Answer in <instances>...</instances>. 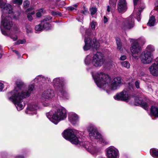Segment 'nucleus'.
<instances>
[{
    "label": "nucleus",
    "mask_w": 158,
    "mask_h": 158,
    "mask_svg": "<svg viewBox=\"0 0 158 158\" xmlns=\"http://www.w3.org/2000/svg\"><path fill=\"white\" fill-rule=\"evenodd\" d=\"M108 21V20L107 18H106V17L105 16H104V23H106Z\"/></svg>",
    "instance_id": "nucleus-50"
},
{
    "label": "nucleus",
    "mask_w": 158,
    "mask_h": 158,
    "mask_svg": "<svg viewBox=\"0 0 158 158\" xmlns=\"http://www.w3.org/2000/svg\"><path fill=\"white\" fill-rule=\"evenodd\" d=\"M134 9L133 14H135L136 19L138 22L140 21L141 12L145 7L144 3L140 0H133Z\"/></svg>",
    "instance_id": "nucleus-11"
},
{
    "label": "nucleus",
    "mask_w": 158,
    "mask_h": 158,
    "mask_svg": "<svg viewBox=\"0 0 158 158\" xmlns=\"http://www.w3.org/2000/svg\"><path fill=\"white\" fill-rule=\"evenodd\" d=\"M46 116L52 122L56 124L59 121L66 118V110L65 108L60 106L58 107L54 112L50 111L47 114Z\"/></svg>",
    "instance_id": "nucleus-5"
},
{
    "label": "nucleus",
    "mask_w": 158,
    "mask_h": 158,
    "mask_svg": "<svg viewBox=\"0 0 158 158\" xmlns=\"http://www.w3.org/2000/svg\"><path fill=\"white\" fill-rule=\"evenodd\" d=\"M40 24L39 25H36L35 27V30L36 31H41L43 29L46 30H49L51 29V25L48 23H46V25H47V27L45 26V25H43L42 23Z\"/></svg>",
    "instance_id": "nucleus-22"
},
{
    "label": "nucleus",
    "mask_w": 158,
    "mask_h": 158,
    "mask_svg": "<svg viewBox=\"0 0 158 158\" xmlns=\"http://www.w3.org/2000/svg\"><path fill=\"white\" fill-rule=\"evenodd\" d=\"M35 81L37 82L41 81L44 83L45 82L48 83L50 81V78H48L47 77H44L42 75L37 76L35 79Z\"/></svg>",
    "instance_id": "nucleus-23"
},
{
    "label": "nucleus",
    "mask_w": 158,
    "mask_h": 158,
    "mask_svg": "<svg viewBox=\"0 0 158 158\" xmlns=\"http://www.w3.org/2000/svg\"><path fill=\"white\" fill-rule=\"evenodd\" d=\"M90 33V29H87L86 30V36L84 40L85 45L83 48L85 51H87L91 48H97L99 46V44L96 39H91L89 35Z\"/></svg>",
    "instance_id": "nucleus-9"
},
{
    "label": "nucleus",
    "mask_w": 158,
    "mask_h": 158,
    "mask_svg": "<svg viewBox=\"0 0 158 158\" xmlns=\"http://www.w3.org/2000/svg\"><path fill=\"white\" fill-rule=\"evenodd\" d=\"M97 9L96 7H92L90 9V11L92 15H94L97 12Z\"/></svg>",
    "instance_id": "nucleus-30"
},
{
    "label": "nucleus",
    "mask_w": 158,
    "mask_h": 158,
    "mask_svg": "<svg viewBox=\"0 0 158 158\" xmlns=\"http://www.w3.org/2000/svg\"><path fill=\"white\" fill-rule=\"evenodd\" d=\"M87 129L89 133V136L91 140L99 142L103 145L109 143V141L103 138L102 136L98 132L96 127L94 126L91 125H89Z\"/></svg>",
    "instance_id": "nucleus-8"
},
{
    "label": "nucleus",
    "mask_w": 158,
    "mask_h": 158,
    "mask_svg": "<svg viewBox=\"0 0 158 158\" xmlns=\"http://www.w3.org/2000/svg\"><path fill=\"white\" fill-rule=\"evenodd\" d=\"M67 10L69 11H73L74 10H76L77 9L72 6H69L67 8Z\"/></svg>",
    "instance_id": "nucleus-42"
},
{
    "label": "nucleus",
    "mask_w": 158,
    "mask_h": 158,
    "mask_svg": "<svg viewBox=\"0 0 158 158\" xmlns=\"http://www.w3.org/2000/svg\"><path fill=\"white\" fill-rule=\"evenodd\" d=\"M146 50L145 51H149L151 52L153 51L154 50V49L153 46L152 45H149L147 46L146 48Z\"/></svg>",
    "instance_id": "nucleus-31"
},
{
    "label": "nucleus",
    "mask_w": 158,
    "mask_h": 158,
    "mask_svg": "<svg viewBox=\"0 0 158 158\" xmlns=\"http://www.w3.org/2000/svg\"><path fill=\"white\" fill-rule=\"evenodd\" d=\"M38 106L34 102H32L28 104L26 113L27 114L33 115L36 114V110L38 108Z\"/></svg>",
    "instance_id": "nucleus-16"
},
{
    "label": "nucleus",
    "mask_w": 158,
    "mask_h": 158,
    "mask_svg": "<svg viewBox=\"0 0 158 158\" xmlns=\"http://www.w3.org/2000/svg\"><path fill=\"white\" fill-rule=\"evenodd\" d=\"M57 2H59L60 0H56Z\"/></svg>",
    "instance_id": "nucleus-57"
},
{
    "label": "nucleus",
    "mask_w": 158,
    "mask_h": 158,
    "mask_svg": "<svg viewBox=\"0 0 158 158\" xmlns=\"http://www.w3.org/2000/svg\"><path fill=\"white\" fill-rule=\"evenodd\" d=\"M60 5L61 6H64L65 4V3L64 2H60Z\"/></svg>",
    "instance_id": "nucleus-52"
},
{
    "label": "nucleus",
    "mask_w": 158,
    "mask_h": 158,
    "mask_svg": "<svg viewBox=\"0 0 158 158\" xmlns=\"http://www.w3.org/2000/svg\"><path fill=\"white\" fill-rule=\"evenodd\" d=\"M13 1L14 3L19 5L22 4L23 2V0H13Z\"/></svg>",
    "instance_id": "nucleus-36"
},
{
    "label": "nucleus",
    "mask_w": 158,
    "mask_h": 158,
    "mask_svg": "<svg viewBox=\"0 0 158 158\" xmlns=\"http://www.w3.org/2000/svg\"><path fill=\"white\" fill-rule=\"evenodd\" d=\"M134 26V19L132 15H131L126 19L123 23L121 28L123 30H127L130 29Z\"/></svg>",
    "instance_id": "nucleus-14"
},
{
    "label": "nucleus",
    "mask_w": 158,
    "mask_h": 158,
    "mask_svg": "<svg viewBox=\"0 0 158 158\" xmlns=\"http://www.w3.org/2000/svg\"><path fill=\"white\" fill-rule=\"evenodd\" d=\"M117 0H110V6L113 7L115 6Z\"/></svg>",
    "instance_id": "nucleus-29"
},
{
    "label": "nucleus",
    "mask_w": 158,
    "mask_h": 158,
    "mask_svg": "<svg viewBox=\"0 0 158 158\" xmlns=\"http://www.w3.org/2000/svg\"><path fill=\"white\" fill-rule=\"evenodd\" d=\"M114 98L117 100L126 101L129 99V97L127 91H123L120 93L117 94L114 96Z\"/></svg>",
    "instance_id": "nucleus-18"
},
{
    "label": "nucleus",
    "mask_w": 158,
    "mask_h": 158,
    "mask_svg": "<svg viewBox=\"0 0 158 158\" xmlns=\"http://www.w3.org/2000/svg\"><path fill=\"white\" fill-rule=\"evenodd\" d=\"M117 48L119 50H120L122 48V43L120 39L118 38H116Z\"/></svg>",
    "instance_id": "nucleus-27"
},
{
    "label": "nucleus",
    "mask_w": 158,
    "mask_h": 158,
    "mask_svg": "<svg viewBox=\"0 0 158 158\" xmlns=\"http://www.w3.org/2000/svg\"><path fill=\"white\" fill-rule=\"evenodd\" d=\"M30 14H31V15H33L35 14V12H34V11H32L31 12V13H30Z\"/></svg>",
    "instance_id": "nucleus-55"
},
{
    "label": "nucleus",
    "mask_w": 158,
    "mask_h": 158,
    "mask_svg": "<svg viewBox=\"0 0 158 158\" xmlns=\"http://www.w3.org/2000/svg\"><path fill=\"white\" fill-rule=\"evenodd\" d=\"M139 82L138 81H136L135 82V85L136 86V87L137 88H139Z\"/></svg>",
    "instance_id": "nucleus-45"
},
{
    "label": "nucleus",
    "mask_w": 158,
    "mask_h": 158,
    "mask_svg": "<svg viewBox=\"0 0 158 158\" xmlns=\"http://www.w3.org/2000/svg\"><path fill=\"white\" fill-rule=\"evenodd\" d=\"M131 43L130 48L131 52L133 56L135 59H138L139 53L141 51L140 47L138 44L137 40L131 39Z\"/></svg>",
    "instance_id": "nucleus-12"
},
{
    "label": "nucleus",
    "mask_w": 158,
    "mask_h": 158,
    "mask_svg": "<svg viewBox=\"0 0 158 158\" xmlns=\"http://www.w3.org/2000/svg\"><path fill=\"white\" fill-rule=\"evenodd\" d=\"M15 158H24V156L22 155H19L16 156Z\"/></svg>",
    "instance_id": "nucleus-51"
},
{
    "label": "nucleus",
    "mask_w": 158,
    "mask_h": 158,
    "mask_svg": "<svg viewBox=\"0 0 158 158\" xmlns=\"http://www.w3.org/2000/svg\"><path fill=\"white\" fill-rule=\"evenodd\" d=\"M96 24V23L94 21H92L91 23L90 26L92 29L94 30L95 29V26Z\"/></svg>",
    "instance_id": "nucleus-39"
},
{
    "label": "nucleus",
    "mask_w": 158,
    "mask_h": 158,
    "mask_svg": "<svg viewBox=\"0 0 158 158\" xmlns=\"http://www.w3.org/2000/svg\"><path fill=\"white\" fill-rule=\"evenodd\" d=\"M120 60H124L126 59V56H125L123 55V56H122L120 58Z\"/></svg>",
    "instance_id": "nucleus-48"
},
{
    "label": "nucleus",
    "mask_w": 158,
    "mask_h": 158,
    "mask_svg": "<svg viewBox=\"0 0 158 158\" xmlns=\"http://www.w3.org/2000/svg\"><path fill=\"white\" fill-rule=\"evenodd\" d=\"M27 32L28 33H31L32 31V29L29 25H26V26Z\"/></svg>",
    "instance_id": "nucleus-38"
},
{
    "label": "nucleus",
    "mask_w": 158,
    "mask_h": 158,
    "mask_svg": "<svg viewBox=\"0 0 158 158\" xmlns=\"http://www.w3.org/2000/svg\"><path fill=\"white\" fill-rule=\"evenodd\" d=\"M54 96V90L48 89L44 91L42 93L40 98V101L43 103V105L46 106L49 105V101L52 100Z\"/></svg>",
    "instance_id": "nucleus-10"
},
{
    "label": "nucleus",
    "mask_w": 158,
    "mask_h": 158,
    "mask_svg": "<svg viewBox=\"0 0 158 158\" xmlns=\"http://www.w3.org/2000/svg\"><path fill=\"white\" fill-rule=\"evenodd\" d=\"M150 73L154 76H158V64L153 63L149 68Z\"/></svg>",
    "instance_id": "nucleus-21"
},
{
    "label": "nucleus",
    "mask_w": 158,
    "mask_h": 158,
    "mask_svg": "<svg viewBox=\"0 0 158 158\" xmlns=\"http://www.w3.org/2000/svg\"><path fill=\"white\" fill-rule=\"evenodd\" d=\"M122 65L127 69H129L130 67V64L128 61H124L121 62Z\"/></svg>",
    "instance_id": "nucleus-28"
},
{
    "label": "nucleus",
    "mask_w": 158,
    "mask_h": 158,
    "mask_svg": "<svg viewBox=\"0 0 158 158\" xmlns=\"http://www.w3.org/2000/svg\"><path fill=\"white\" fill-rule=\"evenodd\" d=\"M81 132L75 129H67L64 131L62 135L65 139L69 140L71 143L75 144L78 143L85 148L91 154H94L97 153L98 149L96 146V144L90 143L88 141H82L79 135Z\"/></svg>",
    "instance_id": "nucleus-4"
},
{
    "label": "nucleus",
    "mask_w": 158,
    "mask_h": 158,
    "mask_svg": "<svg viewBox=\"0 0 158 158\" xmlns=\"http://www.w3.org/2000/svg\"><path fill=\"white\" fill-rule=\"evenodd\" d=\"M83 17L82 15H80L79 16H78L77 18V20L80 22H82L83 21Z\"/></svg>",
    "instance_id": "nucleus-40"
},
{
    "label": "nucleus",
    "mask_w": 158,
    "mask_h": 158,
    "mask_svg": "<svg viewBox=\"0 0 158 158\" xmlns=\"http://www.w3.org/2000/svg\"><path fill=\"white\" fill-rule=\"evenodd\" d=\"M155 6L156 7L153 10H156L158 11V1H156L155 3Z\"/></svg>",
    "instance_id": "nucleus-44"
},
{
    "label": "nucleus",
    "mask_w": 158,
    "mask_h": 158,
    "mask_svg": "<svg viewBox=\"0 0 158 158\" xmlns=\"http://www.w3.org/2000/svg\"><path fill=\"white\" fill-rule=\"evenodd\" d=\"M155 61L153 63H155L156 65L158 64V57L155 59Z\"/></svg>",
    "instance_id": "nucleus-49"
},
{
    "label": "nucleus",
    "mask_w": 158,
    "mask_h": 158,
    "mask_svg": "<svg viewBox=\"0 0 158 158\" xmlns=\"http://www.w3.org/2000/svg\"><path fill=\"white\" fill-rule=\"evenodd\" d=\"M77 6H78V5L77 4H75L74 5H73V7H74V8H76H76L77 7Z\"/></svg>",
    "instance_id": "nucleus-54"
},
{
    "label": "nucleus",
    "mask_w": 158,
    "mask_h": 158,
    "mask_svg": "<svg viewBox=\"0 0 158 158\" xmlns=\"http://www.w3.org/2000/svg\"><path fill=\"white\" fill-rule=\"evenodd\" d=\"M69 120L72 124L75 125L78 121V117L75 113L71 112L69 114Z\"/></svg>",
    "instance_id": "nucleus-20"
},
{
    "label": "nucleus",
    "mask_w": 158,
    "mask_h": 158,
    "mask_svg": "<svg viewBox=\"0 0 158 158\" xmlns=\"http://www.w3.org/2000/svg\"><path fill=\"white\" fill-rule=\"evenodd\" d=\"M13 52H14L19 57H21L18 51L15 50H13Z\"/></svg>",
    "instance_id": "nucleus-46"
},
{
    "label": "nucleus",
    "mask_w": 158,
    "mask_h": 158,
    "mask_svg": "<svg viewBox=\"0 0 158 158\" xmlns=\"http://www.w3.org/2000/svg\"><path fill=\"white\" fill-rule=\"evenodd\" d=\"M27 18L28 20L30 21H31L33 20V17L30 13H28L27 15Z\"/></svg>",
    "instance_id": "nucleus-43"
},
{
    "label": "nucleus",
    "mask_w": 158,
    "mask_h": 158,
    "mask_svg": "<svg viewBox=\"0 0 158 158\" xmlns=\"http://www.w3.org/2000/svg\"><path fill=\"white\" fill-rule=\"evenodd\" d=\"M43 13V10L42 9H40L39 10L38 12H37L36 14V16L38 17H40Z\"/></svg>",
    "instance_id": "nucleus-33"
},
{
    "label": "nucleus",
    "mask_w": 158,
    "mask_h": 158,
    "mask_svg": "<svg viewBox=\"0 0 158 158\" xmlns=\"http://www.w3.org/2000/svg\"><path fill=\"white\" fill-rule=\"evenodd\" d=\"M150 18L148 23H147L148 25L150 27L154 25L155 22L156 17L158 21V10H152L151 13Z\"/></svg>",
    "instance_id": "nucleus-17"
},
{
    "label": "nucleus",
    "mask_w": 158,
    "mask_h": 158,
    "mask_svg": "<svg viewBox=\"0 0 158 158\" xmlns=\"http://www.w3.org/2000/svg\"><path fill=\"white\" fill-rule=\"evenodd\" d=\"M26 42V40L25 39H23L22 40H18L15 43V45H18L19 44H23Z\"/></svg>",
    "instance_id": "nucleus-32"
},
{
    "label": "nucleus",
    "mask_w": 158,
    "mask_h": 158,
    "mask_svg": "<svg viewBox=\"0 0 158 158\" xmlns=\"http://www.w3.org/2000/svg\"><path fill=\"white\" fill-rule=\"evenodd\" d=\"M105 61L103 54L100 52L87 55L85 60L86 65H88L92 64L93 66L96 67L102 66Z\"/></svg>",
    "instance_id": "nucleus-6"
},
{
    "label": "nucleus",
    "mask_w": 158,
    "mask_h": 158,
    "mask_svg": "<svg viewBox=\"0 0 158 158\" xmlns=\"http://www.w3.org/2000/svg\"><path fill=\"white\" fill-rule=\"evenodd\" d=\"M30 2L28 0L26 1L23 2V5L24 8H27L29 7L30 5Z\"/></svg>",
    "instance_id": "nucleus-35"
},
{
    "label": "nucleus",
    "mask_w": 158,
    "mask_h": 158,
    "mask_svg": "<svg viewBox=\"0 0 158 158\" xmlns=\"http://www.w3.org/2000/svg\"><path fill=\"white\" fill-rule=\"evenodd\" d=\"M80 13L84 15H86L88 13V9L84 7L83 10H81L79 12Z\"/></svg>",
    "instance_id": "nucleus-34"
},
{
    "label": "nucleus",
    "mask_w": 158,
    "mask_h": 158,
    "mask_svg": "<svg viewBox=\"0 0 158 158\" xmlns=\"http://www.w3.org/2000/svg\"><path fill=\"white\" fill-rule=\"evenodd\" d=\"M43 25H45V26L47 27V25H46V23H44V24H43Z\"/></svg>",
    "instance_id": "nucleus-56"
},
{
    "label": "nucleus",
    "mask_w": 158,
    "mask_h": 158,
    "mask_svg": "<svg viewBox=\"0 0 158 158\" xmlns=\"http://www.w3.org/2000/svg\"><path fill=\"white\" fill-rule=\"evenodd\" d=\"M92 75L97 86L104 89L110 88L112 90H116L123 84V80L120 77H115L111 81L108 75L102 72L97 73Z\"/></svg>",
    "instance_id": "nucleus-2"
},
{
    "label": "nucleus",
    "mask_w": 158,
    "mask_h": 158,
    "mask_svg": "<svg viewBox=\"0 0 158 158\" xmlns=\"http://www.w3.org/2000/svg\"><path fill=\"white\" fill-rule=\"evenodd\" d=\"M16 87L8 95H11L9 98L10 101L12 102L15 105L18 110H20L24 107L25 103L23 101L24 98L29 97L33 93L35 90L34 84L29 85L27 90L25 91H22L21 89L24 87V84L21 80H17L16 81Z\"/></svg>",
    "instance_id": "nucleus-1"
},
{
    "label": "nucleus",
    "mask_w": 158,
    "mask_h": 158,
    "mask_svg": "<svg viewBox=\"0 0 158 158\" xmlns=\"http://www.w3.org/2000/svg\"><path fill=\"white\" fill-rule=\"evenodd\" d=\"M54 86L58 94L64 99H68L69 95L64 86L63 80L62 78H56L53 81Z\"/></svg>",
    "instance_id": "nucleus-7"
},
{
    "label": "nucleus",
    "mask_w": 158,
    "mask_h": 158,
    "mask_svg": "<svg viewBox=\"0 0 158 158\" xmlns=\"http://www.w3.org/2000/svg\"><path fill=\"white\" fill-rule=\"evenodd\" d=\"M150 153L152 156L155 158H158V150L155 148H152L150 150Z\"/></svg>",
    "instance_id": "nucleus-26"
},
{
    "label": "nucleus",
    "mask_w": 158,
    "mask_h": 158,
    "mask_svg": "<svg viewBox=\"0 0 158 158\" xmlns=\"http://www.w3.org/2000/svg\"><path fill=\"white\" fill-rule=\"evenodd\" d=\"M51 14L53 16H60L61 15V13L59 11H53L51 12Z\"/></svg>",
    "instance_id": "nucleus-37"
},
{
    "label": "nucleus",
    "mask_w": 158,
    "mask_h": 158,
    "mask_svg": "<svg viewBox=\"0 0 158 158\" xmlns=\"http://www.w3.org/2000/svg\"><path fill=\"white\" fill-rule=\"evenodd\" d=\"M107 11L108 12H110V7L109 6H107Z\"/></svg>",
    "instance_id": "nucleus-53"
},
{
    "label": "nucleus",
    "mask_w": 158,
    "mask_h": 158,
    "mask_svg": "<svg viewBox=\"0 0 158 158\" xmlns=\"http://www.w3.org/2000/svg\"><path fill=\"white\" fill-rule=\"evenodd\" d=\"M0 8L2 12L0 26L2 32L4 35L9 36L15 41L17 39V36L15 34H9L6 31L10 30L12 25L11 17L6 16L4 19L5 13L10 14L13 12L12 6L10 4L6 3V0H0Z\"/></svg>",
    "instance_id": "nucleus-3"
},
{
    "label": "nucleus",
    "mask_w": 158,
    "mask_h": 158,
    "mask_svg": "<svg viewBox=\"0 0 158 158\" xmlns=\"http://www.w3.org/2000/svg\"><path fill=\"white\" fill-rule=\"evenodd\" d=\"M52 17L49 16H48L47 17L44 19L42 21V22L44 23L45 21H48L50 20H51L52 19Z\"/></svg>",
    "instance_id": "nucleus-41"
},
{
    "label": "nucleus",
    "mask_w": 158,
    "mask_h": 158,
    "mask_svg": "<svg viewBox=\"0 0 158 158\" xmlns=\"http://www.w3.org/2000/svg\"><path fill=\"white\" fill-rule=\"evenodd\" d=\"M4 88V85L2 83L0 82V91H2Z\"/></svg>",
    "instance_id": "nucleus-47"
},
{
    "label": "nucleus",
    "mask_w": 158,
    "mask_h": 158,
    "mask_svg": "<svg viewBox=\"0 0 158 158\" xmlns=\"http://www.w3.org/2000/svg\"><path fill=\"white\" fill-rule=\"evenodd\" d=\"M106 153L107 158H118L119 151L113 146H110L106 149Z\"/></svg>",
    "instance_id": "nucleus-15"
},
{
    "label": "nucleus",
    "mask_w": 158,
    "mask_h": 158,
    "mask_svg": "<svg viewBox=\"0 0 158 158\" xmlns=\"http://www.w3.org/2000/svg\"><path fill=\"white\" fill-rule=\"evenodd\" d=\"M135 102L137 103L138 104L140 105L145 109H148V105L147 103L143 101L141 98H138V99L136 100Z\"/></svg>",
    "instance_id": "nucleus-24"
},
{
    "label": "nucleus",
    "mask_w": 158,
    "mask_h": 158,
    "mask_svg": "<svg viewBox=\"0 0 158 158\" xmlns=\"http://www.w3.org/2000/svg\"><path fill=\"white\" fill-rule=\"evenodd\" d=\"M140 59L143 64H149L153 62L154 57L150 52L143 51L141 53Z\"/></svg>",
    "instance_id": "nucleus-13"
},
{
    "label": "nucleus",
    "mask_w": 158,
    "mask_h": 158,
    "mask_svg": "<svg viewBox=\"0 0 158 158\" xmlns=\"http://www.w3.org/2000/svg\"><path fill=\"white\" fill-rule=\"evenodd\" d=\"M151 114L152 115L156 117H158V108L152 106L150 109Z\"/></svg>",
    "instance_id": "nucleus-25"
},
{
    "label": "nucleus",
    "mask_w": 158,
    "mask_h": 158,
    "mask_svg": "<svg viewBox=\"0 0 158 158\" xmlns=\"http://www.w3.org/2000/svg\"><path fill=\"white\" fill-rule=\"evenodd\" d=\"M127 9V3L126 0H119L117 5V9L119 12L124 13Z\"/></svg>",
    "instance_id": "nucleus-19"
}]
</instances>
